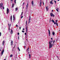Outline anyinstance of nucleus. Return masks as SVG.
<instances>
[{"mask_svg": "<svg viewBox=\"0 0 60 60\" xmlns=\"http://www.w3.org/2000/svg\"><path fill=\"white\" fill-rule=\"evenodd\" d=\"M52 41H50L49 42V49H50L52 47V46H54V43H55V40L53 41V44H52Z\"/></svg>", "mask_w": 60, "mask_h": 60, "instance_id": "f257e3e1", "label": "nucleus"}, {"mask_svg": "<svg viewBox=\"0 0 60 60\" xmlns=\"http://www.w3.org/2000/svg\"><path fill=\"white\" fill-rule=\"evenodd\" d=\"M1 8H3V9H4V7H3V3H1L0 4V8L1 9H2Z\"/></svg>", "mask_w": 60, "mask_h": 60, "instance_id": "f03ea898", "label": "nucleus"}, {"mask_svg": "<svg viewBox=\"0 0 60 60\" xmlns=\"http://www.w3.org/2000/svg\"><path fill=\"white\" fill-rule=\"evenodd\" d=\"M7 14H8V13H9V10L8 8H7Z\"/></svg>", "mask_w": 60, "mask_h": 60, "instance_id": "7ed1b4c3", "label": "nucleus"}, {"mask_svg": "<svg viewBox=\"0 0 60 60\" xmlns=\"http://www.w3.org/2000/svg\"><path fill=\"white\" fill-rule=\"evenodd\" d=\"M50 14L51 17H52V16L53 17H54L55 16L53 14V13H50Z\"/></svg>", "mask_w": 60, "mask_h": 60, "instance_id": "20e7f679", "label": "nucleus"}, {"mask_svg": "<svg viewBox=\"0 0 60 60\" xmlns=\"http://www.w3.org/2000/svg\"><path fill=\"white\" fill-rule=\"evenodd\" d=\"M4 49L2 51L1 53L2 55H3V53H4Z\"/></svg>", "mask_w": 60, "mask_h": 60, "instance_id": "39448f33", "label": "nucleus"}, {"mask_svg": "<svg viewBox=\"0 0 60 60\" xmlns=\"http://www.w3.org/2000/svg\"><path fill=\"white\" fill-rule=\"evenodd\" d=\"M31 16H30L29 17V22H28V24H29L30 23V19H31Z\"/></svg>", "mask_w": 60, "mask_h": 60, "instance_id": "423d86ee", "label": "nucleus"}, {"mask_svg": "<svg viewBox=\"0 0 60 60\" xmlns=\"http://www.w3.org/2000/svg\"><path fill=\"white\" fill-rule=\"evenodd\" d=\"M28 3H27V5L26 7V9H27V8H28Z\"/></svg>", "mask_w": 60, "mask_h": 60, "instance_id": "0eeeda50", "label": "nucleus"}, {"mask_svg": "<svg viewBox=\"0 0 60 60\" xmlns=\"http://www.w3.org/2000/svg\"><path fill=\"white\" fill-rule=\"evenodd\" d=\"M8 25L9 26V30H10V26H11V24H10L9 25V24H8Z\"/></svg>", "mask_w": 60, "mask_h": 60, "instance_id": "6e6552de", "label": "nucleus"}, {"mask_svg": "<svg viewBox=\"0 0 60 60\" xmlns=\"http://www.w3.org/2000/svg\"><path fill=\"white\" fill-rule=\"evenodd\" d=\"M31 3L33 6H34V1L33 0L32 1Z\"/></svg>", "mask_w": 60, "mask_h": 60, "instance_id": "1a4fd4ad", "label": "nucleus"}, {"mask_svg": "<svg viewBox=\"0 0 60 60\" xmlns=\"http://www.w3.org/2000/svg\"><path fill=\"white\" fill-rule=\"evenodd\" d=\"M48 6H47L46 7V9L47 11H48L49 9H48Z\"/></svg>", "mask_w": 60, "mask_h": 60, "instance_id": "9d476101", "label": "nucleus"}, {"mask_svg": "<svg viewBox=\"0 0 60 60\" xmlns=\"http://www.w3.org/2000/svg\"><path fill=\"white\" fill-rule=\"evenodd\" d=\"M12 44H13V41H12L11 42V46L12 45Z\"/></svg>", "mask_w": 60, "mask_h": 60, "instance_id": "9b49d317", "label": "nucleus"}, {"mask_svg": "<svg viewBox=\"0 0 60 60\" xmlns=\"http://www.w3.org/2000/svg\"><path fill=\"white\" fill-rule=\"evenodd\" d=\"M50 4H53V3L52 2V1H50Z\"/></svg>", "mask_w": 60, "mask_h": 60, "instance_id": "f8f14e48", "label": "nucleus"}, {"mask_svg": "<svg viewBox=\"0 0 60 60\" xmlns=\"http://www.w3.org/2000/svg\"><path fill=\"white\" fill-rule=\"evenodd\" d=\"M5 42V41H4V40L3 41V43L2 45H4V43Z\"/></svg>", "mask_w": 60, "mask_h": 60, "instance_id": "ddd939ff", "label": "nucleus"}, {"mask_svg": "<svg viewBox=\"0 0 60 60\" xmlns=\"http://www.w3.org/2000/svg\"><path fill=\"white\" fill-rule=\"evenodd\" d=\"M13 33V32L12 31V30H11V34H12Z\"/></svg>", "mask_w": 60, "mask_h": 60, "instance_id": "4468645a", "label": "nucleus"}, {"mask_svg": "<svg viewBox=\"0 0 60 60\" xmlns=\"http://www.w3.org/2000/svg\"><path fill=\"white\" fill-rule=\"evenodd\" d=\"M52 34L53 35H55V32H52Z\"/></svg>", "mask_w": 60, "mask_h": 60, "instance_id": "2eb2a0df", "label": "nucleus"}, {"mask_svg": "<svg viewBox=\"0 0 60 60\" xmlns=\"http://www.w3.org/2000/svg\"><path fill=\"white\" fill-rule=\"evenodd\" d=\"M48 31H49V35H50V30H48Z\"/></svg>", "mask_w": 60, "mask_h": 60, "instance_id": "dca6fc26", "label": "nucleus"}, {"mask_svg": "<svg viewBox=\"0 0 60 60\" xmlns=\"http://www.w3.org/2000/svg\"><path fill=\"white\" fill-rule=\"evenodd\" d=\"M41 4H42V3H40V7L41 6Z\"/></svg>", "mask_w": 60, "mask_h": 60, "instance_id": "f3484780", "label": "nucleus"}, {"mask_svg": "<svg viewBox=\"0 0 60 60\" xmlns=\"http://www.w3.org/2000/svg\"><path fill=\"white\" fill-rule=\"evenodd\" d=\"M26 33H27V26L26 28Z\"/></svg>", "mask_w": 60, "mask_h": 60, "instance_id": "a211bd4d", "label": "nucleus"}, {"mask_svg": "<svg viewBox=\"0 0 60 60\" xmlns=\"http://www.w3.org/2000/svg\"><path fill=\"white\" fill-rule=\"evenodd\" d=\"M51 21L52 22H53V23H54L55 22V21L53 19H52Z\"/></svg>", "mask_w": 60, "mask_h": 60, "instance_id": "6ab92c4d", "label": "nucleus"}, {"mask_svg": "<svg viewBox=\"0 0 60 60\" xmlns=\"http://www.w3.org/2000/svg\"><path fill=\"white\" fill-rule=\"evenodd\" d=\"M29 47H28L26 50V51L27 52L28 51H28H29Z\"/></svg>", "mask_w": 60, "mask_h": 60, "instance_id": "aec40b11", "label": "nucleus"}, {"mask_svg": "<svg viewBox=\"0 0 60 60\" xmlns=\"http://www.w3.org/2000/svg\"><path fill=\"white\" fill-rule=\"evenodd\" d=\"M29 58H31V55L30 54H29Z\"/></svg>", "mask_w": 60, "mask_h": 60, "instance_id": "412c9836", "label": "nucleus"}, {"mask_svg": "<svg viewBox=\"0 0 60 60\" xmlns=\"http://www.w3.org/2000/svg\"><path fill=\"white\" fill-rule=\"evenodd\" d=\"M14 4H13L12 5V8H13V7H14Z\"/></svg>", "mask_w": 60, "mask_h": 60, "instance_id": "4be33fe9", "label": "nucleus"}, {"mask_svg": "<svg viewBox=\"0 0 60 60\" xmlns=\"http://www.w3.org/2000/svg\"><path fill=\"white\" fill-rule=\"evenodd\" d=\"M11 21H12V15H11Z\"/></svg>", "mask_w": 60, "mask_h": 60, "instance_id": "5701e85b", "label": "nucleus"}, {"mask_svg": "<svg viewBox=\"0 0 60 60\" xmlns=\"http://www.w3.org/2000/svg\"><path fill=\"white\" fill-rule=\"evenodd\" d=\"M12 54H11V55H10V57H12Z\"/></svg>", "mask_w": 60, "mask_h": 60, "instance_id": "b1692460", "label": "nucleus"}, {"mask_svg": "<svg viewBox=\"0 0 60 60\" xmlns=\"http://www.w3.org/2000/svg\"><path fill=\"white\" fill-rule=\"evenodd\" d=\"M15 10H16V11H17V10H18V8H15Z\"/></svg>", "mask_w": 60, "mask_h": 60, "instance_id": "393cba45", "label": "nucleus"}, {"mask_svg": "<svg viewBox=\"0 0 60 60\" xmlns=\"http://www.w3.org/2000/svg\"><path fill=\"white\" fill-rule=\"evenodd\" d=\"M55 21L56 22V23H57V20H56Z\"/></svg>", "mask_w": 60, "mask_h": 60, "instance_id": "a878e982", "label": "nucleus"}, {"mask_svg": "<svg viewBox=\"0 0 60 60\" xmlns=\"http://www.w3.org/2000/svg\"><path fill=\"white\" fill-rule=\"evenodd\" d=\"M18 50H19V51H20V49L19 48V47H18Z\"/></svg>", "mask_w": 60, "mask_h": 60, "instance_id": "bb28decb", "label": "nucleus"}, {"mask_svg": "<svg viewBox=\"0 0 60 60\" xmlns=\"http://www.w3.org/2000/svg\"><path fill=\"white\" fill-rule=\"evenodd\" d=\"M56 11H57V12H58V9H56Z\"/></svg>", "mask_w": 60, "mask_h": 60, "instance_id": "cd10ccee", "label": "nucleus"}, {"mask_svg": "<svg viewBox=\"0 0 60 60\" xmlns=\"http://www.w3.org/2000/svg\"><path fill=\"white\" fill-rule=\"evenodd\" d=\"M16 0H14L15 3V4H16Z\"/></svg>", "mask_w": 60, "mask_h": 60, "instance_id": "c85d7f7f", "label": "nucleus"}, {"mask_svg": "<svg viewBox=\"0 0 60 60\" xmlns=\"http://www.w3.org/2000/svg\"><path fill=\"white\" fill-rule=\"evenodd\" d=\"M23 12H22V14H21V16H22V15L23 14Z\"/></svg>", "mask_w": 60, "mask_h": 60, "instance_id": "c756f323", "label": "nucleus"}, {"mask_svg": "<svg viewBox=\"0 0 60 60\" xmlns=\"http://www.w3.org/2000/svg\"><path fill=\"white\" fill-rule=\"evenodd\" d=\"M54 1L55 2V4H56V1L54 0Z\"/></svg>", "mask_w": 60, "mask_h": 60, "instance_id": "7c9ffc66", "label": "nucleus"}, {"mask_svg": "<svg viewBox=\"0 0 60 60\" xmlns=\"http://www.w3.org/2000/svg\"><path fill=\"white\" fill-rule=\"evenodd\" d=\"M13 17L14 19H15V17H14V15H13Z\"/></svg>", "mask_w": 60, "mask_h": 60, "instance_id": "2f4dec72", "label": "nucleus"}, {"mask_svg": "<svg viewBox=\"0 0 60 60\" xmlns=\"http://www.w3.org/2000/svg\"><path fill=\"white\" fill-rule=\"evenodd\" d=\"M56 25L57 26H58V23H56Z\"/></svg>", "mask_w": 60, "mask_h": 60, "instance_id": "473e14b6", "label": "nucleus"}, {"mask_svg": "<svg viewBox=\"0 0 60 60\" xmlns=\"http://www.w3.org/2000/svg\"><path fill=\"white\" fill-rule=\"evenodd\" d=\"M17 34H18V35H19V32H18L17 33Z\"/></svg>", "mask_w": 60, "mask_h": 60, "instance_id": "72a5a7b5", "label": "nucleus"}, {"mask_svg": "<svg viewBox=\"0 0 60 60\" xmlns=\"http://www.w3.org/2000/svg\"><path fill=\"white\" fill-rule=\"evenodd\" d=\"M23 16H22L21 17V19H22V18H23Z\"/></svg>", "mask_w": 60, "mask_h": 60, "instance_id": "f704fd0d", "label": "nucleus"}, {"mask_svg": "<svg viewBox=\"0 0 60 60\" xmlns=\"http://www.w3.org/2000/svg\"><path fill=\"white\" fill-rule=\"evenodd\" d=\"M27 21H26V25H27Z\"/></svg>", "mask_w": 60, "mask_h": 60, "instance_id": "c9c22d12", "label": "nucleus"}, {"mask_svg": "<svg viewBox=\"0 0 60 60\" xmlns=\"http://www.w3.org/2000/svg\"><path fill=\"white\" fill-rule=\"evenodd\" d=\"M22 33H24L25 32V31H24L23 30L22 31Z\"/></svg>", "mask_w": 60, "mask_h": 60, "instance_id": "e433bc0d", "label": "nucleus"}, {"mask_svg": "<svg viewBox=\"0 0 60 60\" xmlns=\"http://www.w3.org/2000/svg\"><path fill=\"white\" fill-rule=\"evenodd\" d=\"M40 3H42V1L41 0H40Z\"/></svg>", "mask_w": 60, "mask_h": 60, "instance_id": "4c0bfd02", "label": "nucleus"}, {"mask_svg": "<svg viewBox=\"0 0 60 60\" xmlns=\"http://www.w3.org/2000/svg\"><path fill=\"white\" fill-rule=\"evenodd\" d=\"M0 36H1V33L0 32Z\"/></svg>", "mask_w": 60, "mask_h": 60, "instance_id": "58836bf2", "label": "nucleus"}, {"mask_svg": "<svg viewBox=\"0 0 60 60\" xmlns=\"http://www.w3.org/2000/svg\"><path fill=\"white\" fill-rule=\"evenodd\" d=\"M50 21H51V18H50V21L49 22H50Z\"/></svg>", "mask_w": 60, "mask_h": 60, "instance_id": "ea45409f", "label": "nucleus"}, {"mask_svg": "<svg viewBox=\"0 0 60 60\" xmlns=\"http://www.w3.org/2000/svg\"><path fill=\"white\" fill-rule=\"evenodd\" d=\"M53 23H54V24H55V25L56 24V23L55 22H54Z\"/></svg>", "mask_w": 60, "mask_h": 60, "instance_id": "a19ab883", "label": "nucleus"}, {"mask_svg": "<svg viewBox=\"0 0 60 60\" xmlns=\"http://www.w3.org/2000/svg\"><path fill=\"white\" fill-rule=\"evenodd\" d=\"M16 27H18V25H16Z\"/></svg>", "mask_w": 60, "mask_h": 60, "instance_id": "79ce46f5", "label": "nucleus"}, {"mask_svg": "<svg viewBox=\"0 0 60 60\" xmlns=\"http://www.w3.org/2000/svg\"><path fill=\"white\" fill-rule=\"evenodd\" d=\"M25 35H26V33H25Z\"/></svg>", "mask_w": 60, "mask_h": 60, "instance_id": "37998d69", "label": "nucleus"}, {"mask_svg": "<svg viewBox=\"0 0 60 60\" xmlns=\"http://www.w3.org/2000/svg\"><path fill=\"white\" fill-rule=\"evenodd\" d=\"M51 40H53V38H51Z\"/></svg>", "mask_w": 60, "mask_h": 60, "instance_id": "c03bdc74", "label": "nucleus"}, {"mask_svg": "<svg viewBox=\"0 0 60 60\" xmlns=\"http://www.w3.org/2000/svg\"><path fill=\"white\" fill-rule=\"evenodd\" d=\"M43 5H44V2H43Z\"/></svg>", "mask_w": 60, "mask_h": 60, "instance_id": "a18cd8bd", "label": "nucleus"}, {"mask_svg": "<svg viewBox=\"0 0 60 60\" xmlns=\"http://www.w3.org/2000/svg\"><path fill=\"white\" fill-rule=\"evenodd\" d=\"M58 40V39H56V41H57Z\"/></svg>", "mask_w": 60, "mask_h": 60, "instance_id": "49530a36", "label": "nucleus"}, {"mask_svg": "<svg viewBox=\"0 0 60 60\" xmlns=\"http://www.w3.org/2000/svg\"><path fill=\"white\" fill-rule=\"evenodd\" d=\"M24 30V28H23L22 30Z\"/></svg>", "mask_w": 60, "mask_h": 60, "instance_id": "de8ad7c7", "label": "nucleus"}, {"mask_svg": "<svg viewBox=\"0 0 60 60\" xmlns=\"http://www.w3.org/2000/svg\"><path fill=\"white\" fill-rule=\"evenodd\" d=\"M20 30V29H21V27H19Z\"/></svg>", "mask_w": 60, "mask_h": 60, "instance_id": "09e8293b", "label": "nucleus"}, {"mask_svg": "<svg viewBox=\"0 0 60 60\" xmlns=\"http://www.w3.org/2000/svg\"><path fill=\"white\" fill-rule=\"evenodd\" d=\"M25 4V3L23 2V4Z\"/></svg>", "mask_w": 60, "mask_h": 60, "instance_id": "8fccbe9b", "label": "nucleus"}, {"mask_svg": "<svg viewBox=\"0 0 60 60\" xmlns=\"http://www.w3.org/2000/svg\"><path fill=\"white\" fill-rule=\"evenodd\" d=\"M52 11H53V10H52Z\"/></svg>", "mask_w": 60, "mask_h": 60, "instance_id": "3c124183", "label": "nucleus"}, {"mask_svg": "<svg viewBox=\"0 0 60 60\" xmlns=\"http://www.w3.org/2000/svg\"><path fill=\"white\" fill-rule=\"evenodd\" d=\"M13 1V0H11V1L12 2V1Z\"/></svg>", "mask_w": 60, "mask_h": 60, "instance_id": "603ef678", "label": "nucleus"}, {"mask_svg": "<svg viewBox=\"0 0 60 60\" xmlns=\"http://www.w3.org/2000/svg\"><path fill=\"white\" fill-rule=\"evenodd\" d=\"M24 47H25V48H26V46H24Z\"/></svg>", "mask_w": 60, "mask_h": 60, "instance_id": "864d4df0", "label": "nucleus"}, {"mask_svg": "<svg viewBox=\"0 0 60 60\" xmlns=\"http://www.w3.org/2000/svg\"><path fill=\"white\" fill-rule=\"evenodd\" d=\"M57 9H58V10H59V8H57Z\"/></svg>", "mask_w": 60, "mask_h": 60, "instance_id": "5fc2aeb1", "label": "nucleus"}, {"mask_svg": "<svg viewBox=\"0 0 60 60\" xmlns=\"http://www.w3.org/2000/svg\"><path fill=\"white\" fill-rule=\"evenodd\" d=\"M57 1H59V0H57Z\"/></svg>", "mask_w": 60, "mask_h": 60, "instance_id": "6e6d98bb", "label": "nucleus"}, {"mask_svg": "<svg viewBox=\"0 0 60 60\" xmlns=\"http://www.w3.org/2000/svg\"><path fill=\"white\" fill-rule=\"evenodd\" d=\"M4 60H6L5 59H4Z\"/></svg>", "mask_w": 60, "mask_h": 60, "instance_id": "4d7b16f0", "label": "nucleus"}, {"mask_svg": "<svg viewBox=\"0 0 60 60\" xmlns=\"http://www.w3.org/2000/svg\"><path fill=\"white\" fill-rule=\"evenodd\" d=\"M51 1H53V0H51Z\"/></svg>", "mask_w": 60, "mask_h": 60, "instance_id": "13d9d810", "label": "nucleus"}, {"mask_svg": "<svg viewBox=\"0 0 60 60\" xmlns=\"http://www.w3.org/2000/svg\"><path fill=\"white\" fill-rule=\"evenodd\" d=\"M57 58H58V56H57Z\"/></svg>", "mask_w": 60, "mask_h": 60, "instance_id": "bf43d9fd", "label": "nucleus"}, {"mask_svg": "<svg viewBox=\"0 0 60 60\" xmlns=\"http://www.w3.org/2000/svg\"><path fill=\"white\" fill-rule=\"evenodd\" d=\"M49 36H50V35L49 34Z\"/></svg>", "mask_w": 60, "mask_h": 60, "instance_id": "052dcab7", "label": "nucleus"}, {"mask_svg": "<svg viewBox=\"0 0 60 60\" xmlns=\"http://www.w3.org/2000/svg\"><path fill=\"white\" fill-rule=\"evenodd\" d=\"M26 40L27 41V39H26Z\"/></svg>", "mask_w": 60, "mask_h": 60, "instance_id": "680f3d73", "label": "nucleus"}, {"mask_svg": "<svg viewBox=\"0 0 60 60\" xmlns=\"http://www.w3.org/2000/svg\"><path fill=\"white\" fill-rule=\"evenodd\" d=\"M28 53H29V52H28Z\"/></svg>", "mask_w": 60, "mask_h": 60, "instance_id": "e2e57ef3", "label": "nucleus"}, {"mask_svg": "<svg viewBox=\"0 0 60 60\" xmlns=\"http://www.w3.org/2000/svg\"><path fill=\"white\" fill-rule=\"evenodd\" d=\"M18 39H19V37Z\"/></svg>", "mask_w": 60, "mask_h": 60, "instance_id": "0e129e2a", "label": "nucleus"}, {"mask_svg": "<svg viewBox=\"0 0 60 60\" xmlns=\"http://www.w3.org/2000/svg\"><path fill=\"white\" fill-rule=\"evenodd\" d=\"M0 51H1V50L0 49Z\"/></svg>", "mask_w": 60, "mask_h": 60, "instance_id": "69168bd1", "label": "nucleus"}, {"mask_svg": "<svg viewBox=\"0 0 60 60\" xmlns=\"http://www.w3.org/2000/svg\"><path fill=\"white\" fill-rule=\"evenodd\" d=\"M13 51V50H12V51Z\"/></svg>", "mask_w": 60, "mask_h": 60, "instance_id": "338daca9", "label": "nucleus"}, {"mask_svg": "<svg viewBox=\"0 0 60 60\" xmlns=\"http://www.w3.org/2000/svg\"><path fill=\"white\" fill-rule=\"evenodd\" d=\"M60 31V30H59Z\"/></svg>", "mask_w": 60, "mask_h": 60, "instance_id": "774afa93", "label": "nucleus"}]
</instances>
